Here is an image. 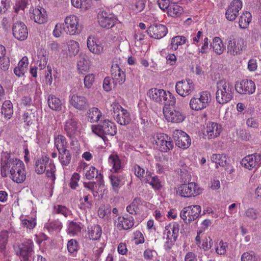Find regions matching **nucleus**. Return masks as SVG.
I'll return each mask as SVG.
<instances>
[{"instance_id": "nucleus-45", "label": "nucleus", "mask_w": 261, "mask_h": 261, "mask_svg": "<svg viewBox=\"0 0 261 261\" xmlns=\"http://www.w3.org/2000/svg\"><path fill=\"white\" fill-rule=\"evenodd\" d=\"M59 160L62 166L68 165L71 161V154L68 150H64L59 152Z\"/></svg>"}, {"instance_id": "nucleus-44", "label": "nucleus", "mask_w": 261, "mask_h": 261, "mask_svg": "<svg viewBox=\"0 0 261 261\" xmlns=\"http://www.w3.org/2000/svg\"><path fill=\"white\" fill-rule=\"evenodd\" d=\"M252 18L251 14L250 12L246 11L244 12L240 16L239 19V26L241 28L245 29L249 25Z\"/></svg>"}, {"instance_id": "nucleus-26", "label": "nucleus", "mask_w": 261, "mask_h": 261, "mask_svg": "<svg viewBox=\"0 0 261 261\" xmlns=\"http://www.w3.org/2000/svg\"><path fill=\"white\" fill-rule=\"evenodd\" d=\"M87 44L89 50L93 54L99 55L103 51V45L93 36H89L87 41Z\"/></svg>"}, {"instance_id": "nucleus-15", "label": "nucleus", "mask_w": 261, "mask_h": 261, "mask_svg": "<svg viewBox=\"0 0 261 261\" xmlns=\"http://www.w3.org/2000/svg\"><path fill=\"white\" fill-rule=\"evenodd\" d=\"M245 46V42L242 38L230 40L227 44V53L232 56L241 55Z\"/></svg>"}, {"instance_id": "nucleus-49", "label": "nucleus", "mask_w": 261, "mask_h": 261, "mask_svg": "<svg viewBox=\"0 0 261 261\" xmlns=\"http://www.w3.org/2000/svg\"><path fill=\"white\" fill-rule=\"evenodd\" d=\"M176 99L169 91H164V107L165 108L173 107Z\"/></svg>"}, {"instance_id": "nucleus-39", "label": "nucleus", "mask_w": 261, "mask_h": 261, "mask_svg": "<svg viewBox=\"0 0 261 261\" xmlns=\"http://www.w3.org/2000/svg\"><path fill=\"white\" fill-rule=\"evenodd\" d=\"M187 40L186 38L183 36H176L173 37L171 40V44L168 47V49L176 50L178 46L186 43Z\"/></svg>"}, {"instance_id": "nucleus-34", "label": "nucleus", "mask_w": 261, "mask_h": 261, "mask_svg": "<svg viewBox=\"0 0 261 261\" xmlns=\"http://www.w3.org/2000/svg\"><path fill=\"white\" fill-rule=\"evenodd\" d=\"M109 163L112 167L111 171L114 173L118 172L121 169V161L117 154H111L108 159Z\"/></svg>"}, {"instance_id": "nucleus-2", "label": "nucleus", "mask_w": 261, "mask_h": 261, "mask_svg": "<svg viewBox=\"0 0 261 261\" xmlns=\"http://www.w3.org/2000/svg\"><path fill=\"white\" fill-rule=\"evenodd\" d=\"M216 99L217 102L223 105L230 101L233 98V88L232 86L224 80L217 83Z\"/></svg>"}, {"instance_id": "nucleus-35", "label": "nucleus", "mask_w": 261, "mask_h": 261, "mask_svg": "<svg viewBox=\"0 0 261 261\" xmlns=\"http://www.w3.org/2000/svg\"><path fill=\"white\" fill-rule=\"evenodd\" d=\"M87 115L88 120L93 123L99 120L102 117V113L98 108L93 107L88 110Z\"/></svg>"}, {"instance_id": "nucleus-18", "label": "nucleus", "mask_w": 261, "mask_h": 261, "mask_svg": "<svg viewBox=\"0 0 261 261\" xmlns=\"http://www.w3.org/2000/svg\"><path fill=\"white\" fill-rule=\"evenodd\" d=\"M173 138L176 142V145L179 148L187 149L191 145L190 137L181 130H175L173 132Z\"/></svg>"}, {"instance_id": "nucleus-25", "label": "nucleus", "mask_w": 261, "mask_h": 261, "mask_svg": "<svg viewBox=\"0 0 261 261\" xmlns=\"http://www.w3.org/2000/svg\"><path fill=\"white\" fill-rule=\"evenodd\" d=\"M31 18L39 24L45 23L47 19V15L45 10L43 8H31L30 10Z\"/></svg>"}, {"instance_id": "nucleus-61", "label": "nucleus", "mask_w": 261, "mask_h": 261, "mask_svg": "<svg viewBox=\"0 0 261 261\" xmlns=\"http://www.w3.org/2000/svg\"><path fill=\"white\" fill-rule=\"evenodd\" d=\"M63 32H64V23H58L55 27L53 32V34L54 37L58 38L61 35Z\"/></svg>"}, {"instance_id": "nucleus-62", "label": "nucleus", "mask_w": 261, "mask_h": 261, "mask_svg": "<svg viewBox=\"0 0 261 261\" xmlns=\"http://www.w3.org/2000/svg\"><path fill=\"white\" fill-rule=\"evenodd\" d=\"M133 170L134 171L136 176L139 177L140 179L144 180V179L145 178L144 177L145 170L143 168H141L138 165H135L133 167Z\"/></svg>"}, {"instance_id": "nucleus-64", "label": "nucleus", "mask_w": 261, "mask_h": 261, "mask_svg": "<svg viewBox=\"0 0 261 261\" xmlns=\"http://www.w3.org/2000/svg\"><path fill=\"white\" fill-rule=\"evenodd\" d=\"M145 34L143 32H141L140 30H136L135 34H134V39L135 40L136 43H139V44H143V41L144 40Z\"/></svg>"}, {"instance_id": "nucleus-27", "label": "nucleus", "mask_w": 261, "mask_h": 261, "mask_svg": "<svg viewBox=\"0 0 261 261\" xmlns=\"http://www.w3.org/2000/svg\"><path fill=\"white\" fill-rule=\"evenodd\" d=\"M37 68L42 70L46 66L48 61V53L44 48H39L37 49V55L34 59Z\"/></svg>"}, {"instance_id": "nucleus-30", "label": "nucleus", "mask_w": 261, "mask_h": 261, "mask_svg": "<svg viewBox=\"0 0 261 261\" xmlns=\"http://www.w3.org/2000/svg\"><path fill=\"white\" fill-rule=\"evenodd\" d=\"M29 60L27 56H24L19 62L18 65L14 69V73L18 77L24 75L28 69Z\"/></svg>"}, {"instance_id": "nucleus-28", "label": "nucleus", "mask_w": 261, "mask_h": 261, "mask_svg": "<svg viewBox=\"0 0 261 261\" xmlns=\"http://www.w3.org/2000/svg\"><path fill=\"white\" fill-rule=\"evenodd\" d=\"M221 130V125L216 122H208L204 128L203 134L207 135L208 139H214L220 135Z\"/></svg>"}, {"instance_id": "nucleus-32", "label": "nucleus", "mask_w": 261, "mask_h": 261, "mask_svg": "<svg viewBox=\"0 0 261 261\" xmlns=\"http://www.w3.org/2000/svg\"><path fill=\"white\" fill-rule=\"evenodd\" d=\"M183 9L181 7L172 4L169 5L164 8V12H166L168 16L175 17L180 15L182 12Z\"/></svg>"}, {"instance_id": "nucleus-21", "label": "nucleus", "mask_w": 261, "mask_h": 261, "mask_svg": "<svg viewBox=\"0 0 261 261\" xmlns=\"http://www.w3.org/2000/svg\"><path fill=\"white\" fill-rule=\"evenodd\" d=\"M69 98L70 104L76 109L85 110L88 107V100L84 96L70 93Z\"/></svg>"}, {"instance_id": "nucleus-19", "label": "nucleus", "mask_w": 261, "mask_h": 261, "mask_svg": "<svg viewBox=\"0 0 261 261\" xmlns=\"http://www.w3.org/2000/svg\"><path fill=\"white\" fill-rule=\"evenodd\" d=\"M242 8V3L240 0H233L228 6L226 12V18L231 21H234L239 15V11Z\"/></svg>"}, {"instance_id": "nucleus-17", "label": "nucleus", "mask_w": 261, "mask_h": 261, "mask_svg": "<svg viewBox=\"0 0 261 261\" xmlns=\"http://www.w3.org/2000/svg\"><path fill=\"white\" fill-rule=\"evenodd\" d=\"M235 89L241 94H251L255 92V85L252 80H243L235 84Z\"/></svg>"}, {"instance_id": "nucleus-38", "label": "nucleus", "mask_w": 261, "mask_h": 261, "mask_svg": "<svg viewBox=\"0 0 261 261\" xmlns=\"http://www.w3.org/2000/svg\"><path fill=\"white\" fill-rule=\"evenodd\" d=\"M71 3L74 7L84 11L89 9L92 5L91 0H71Z\"/></svg>"}, {"instance_id": "nucleus-43", "label": "nucleus", "mask_w": 261, "mask_h": 261, "mask_svg": "<svg viewBox=\"0 0 261 261\" xmlns=\"http://www.w3.org/2000/svg\"><path fill=\"white\" fill-rule=\"evenodd\" d=\"M141 205V199L136 198L134 199L133 202L126 207V211L130 214L136 215L139 212Z\"/></svg>"}, {"instance_id": "nucleus-36", "label": "nucleus", "mask_w": 261, "mask_h": 261, "mask_svg": "<svg viewBox=\"0 0 261 261\" xmlns=\"http://www.w3.org/2000/svg\"><path fill=\"white\" fill-rule=\"evenodd\" d=\"M2 114L4 115L6 120H8L12 117L13 114V107L12 102L10 100H6L3 103L2 108Z\"/></svg>"}, {"instance_id": "nucleus-50", "label": "nucleus", "mask_w": 261, "mask_h": 261, "mask_svg": "<svg viewBox=\"0 0 261 261\" xmlns=\"http://www.w3.org/2000/svg\"><path fill=\"white\" fill-rule=\"evenodd\" d=\"M67 46L70 56H75L78 54L80 49V45L77 42L72 40H69L67 42Z\"/></svg>"}, {"instance_id": "nucleus-40", "label": "nucleus", "mask_w": 261, "mask_h": 261, "mask_svg": "<svg viewBox=\"0 0 261 261\" xmlns=\"http://www.w3.org/2000/svg\"><path fill=\"white\" fill-rule=\"evenodd\" d=\"M147 175L144 179V181L149 184L155 190L160 189L161 187V182L156 176H152L149 172H146Z\"/></svg>"}, {"instance_id": "nucleus-11", "label": "nucleus", "mask_w": 261, "mask_h": 261, "mask_svg": "<svg viewBox=\"0 0 261 261\" xmlns=\"http://www.w3.org/2000/svg\"><path fill=\"white\" fill-rule=\"evenodd\" d=\"M177 192L182 197H191L199 195L201 190L197 188V185L195 182H190L181 185L178 188Z\"/></svg>"}, {"instance_id": "nucleus-56", "label": "nucleus", "mask_w": 261, "mask_h": 261, "mask_svg": "<svg viewBox=\"0 0 261 261\" xmlns=\"http://www.w3.org/2000/svg\"><path fill=\"white\" fill-rule=\"evenodd\" d=\"M67 249L71 254L74 255V253H76L78 250L77 242L73 239L69 241L67 243Z\"/></svg>"}, {"instance_id": "nucleus-58", "label": "nucleus", "mask_w": 261, "mask_h": 261, "mask_svg": "<svg viewBox=\"0 0 261 261\" xmlns=\"http://www.w3.org/2000/svg\"><path fill=\"white\" fill-rule=\"evenodd\" d=\"M22 226L24 228L32 229L35 226L36 223L35 220L32 218H24L21 220Z\"/></svg>"}, {"instance_id": "nucleus-1", "label": "nucleus", "mask_w": 261, "mask_h": 261, "mask_svg": "<svg viewBox=\"0 0 261 261\" xmlns=\"http://www.w3.org/2000/svg\"><path fill=\"white\" fill-rule=\"evenodd\" d=\"M1 174L4 177L9 176L14 182L22 183L26 178L25 165L20 159L7 154L1 159Z\"/></svg>"}, {"instance_id": "nucleus-57", "label": "nucleus", "mask_w": 261, "mask_h": 261, "mask_svg": "<svg viewBox=\"0 0 261 261\" xmlns=\"http://www.w3.org/2000/svg\"><path fill=\"white\" fill-rule=\"evenodd\" d=\"M109 178L111 181V184L112 186L113 189L115 191H117L120 188V180L119 177L115 175L112 174L109 176Z\"/></svg>"}, {"instance_id": "nucleus-5", "label": "nucleus", "mask_w": 261, "mask_h": 261, "mask_svg": "<svg viewBox=\"0 0 261 261\" xmlns=\"http://www.w3.org/2000/svg\"><path fill=\"white\" fill-rule=\"evenodd\" d=\"M92 130L99 136L106 135L113 136L117 133V127L114 123L108 119H106L98 125H92Z\"/></svg>"}, {"instance_id": "nucleus-24", "label": "nucleus", "mask_w": 261, "mask_h": 261, "mask_svg": "<svg viewBox=\"0 0 261 261\" xmlns=\"http://www.w3.org/2000/svg\"><path fill=\"white\" fill-rule=\"evenodd\" d=\"M33 248L34 244L31 240H24L19 246V251H17V253L21 256L24 260H27L33 253Z\"/></svg>"}, {"instance_id": "nucleus-4", "label": "nucleus", "mask_w": 261, "mask_h": 261, "mask_svg": "<svg viewBox=\"0 0 261 261\" xmlns=\"http://www.w3.org/2000/svg\"><path fill=\"white\" fill-rule=\"evenodd\" d=\"M211 96L210 92L204 91L198 95L193 97L190 101V108L195 111H200L206 108L211 102Z\"/></svg>"}, {"instance_id": "nucleus-7", "label": "nucleus", "mask_w": 261, "mask_h": 261, "mask_svg": "<svg viewBox=\"0 0 261 261\" xmlns=\"http://www.w3.org/2000/svg\"><path fill=\"white\" fill-rule=\"evenodd\" d=\"M64 32L69 35H75L81 33L79 19L73 14L67 16L64 19Z\"/></svg>"}, {"instance_id": "nucleus-23", "label": "nucleus", "mask_w": 261, "mask_h": 261, "mask_svg": "<svg viewBox=\"0 0 261 261\" xmlns=\"http://www.w3.org/2000/svg\"><path fill=\"white\" fill-rule=\"evenodd\" d=\"M12 32L14 37L18 40L23 41L28 36L27 27L22 22L15 23L12 27Z\"/></svg>"}, {"instance_id": "nucleus-31", "label": "nucleus", "mask_w": 261, "mask_h": 261, "mask_svg": "<svg viewBox=\"0 0 261 261\" xmlns=\"http://www.w3.org/2000/svg\"><path fill=\"white\" fill-rule=\"evenodd\" d=\"M148 35L151 38L161 39L163 38V25L155 24L150 25L146 31Z\"/></svg>"}, {"instance_id": "nucleus-13", "label": "nucleus", "mask_w": 261, "mask_h": 261, "mask_svg": "<svg viewBox=\"0 0 261 261\" xmlns=\"http://www.w3.org/2000/svg\"><path fill=\"white\" fill-rule=\"evenodd\" d=\"M194 85L193 81L190 79H186L176 83L175 89L176 92L182 97L189 95L194 90Z\"/></svg>"}, {"instance_id": "nucleus-9", "label": "nucleus", "mask_w": 261, "mask_h": 261, "mask_svg": "<svg viewBox=\"0 0 261 261\" xmlns=\"http://www.w3.org/2000/svg\"><path fill=\"white\" fill-rule=\"evenodd\" d=\"M201 211L200 205H192L184 207L180 212V216L185 223L189 224L199 217Z\"/></svg>"}, {"instance_id": "nucleus-33", "label": "nucleus", "mask_w": 261, "mask_h": 261, "mask_svg": "<svg viewBox=\"0 0 261 261\" xmlns=\"http://www.w3.org/2000/svg\"><path fill=\"white\" fill-rule=\"evenodd\" d=\"M88 237L92 240L99 239L102 234V229L99 225H94L88 228Z\"/></svg>"}, {"instance_id": "nucleus-60", "label": "nucleus", "mask_w": 261, "mask_h": 261, "mask_svg": "<svg viewBox=\"0 0 261 261\" xmlns=\"http://www.w3.org/2000/svg\"><path fill=\"white\" fill-rule=\"evenodd\" d=\"M258 212L257 210L253 208H248L245 213V216L253 220H255L257 218Z\"/></svg>"}, {"instance_id": "nucleus-55", "label": "nucleus", "mask_w": 261, "mask_h": 261, "mask_svg": "<svg viewBox=\"0 0 261 261\" xmlns=\"http://www.w3.org/2000/svg\"><path fill=\"white\" fill-rule=\"evenodd\" d=\"M54 212L56 214H61L65 217H67L70 213L66 207L61 205H55L54 206Z\"/></svg>"}, {"instance_id": "nucleus-14", "label": "nucleus", "mask_w": 261, "mask_h": 261, "mask_svg": "<svg viewBox=\"0 0 261 261\" xmlns=\"http://www.w3.org/2000/svg\"><path fill=\"white\" fill-rule=\"evenodd\" d=\"M114 226L119 230H127L132 228L135 223L134 219L132 216L125 215L114 218Z\"/></svg>"}, {"instance_id": "nucleus-47", "label": "nucleus", "mask_w": 261, "mask_h": 261, "mask_svg": "<svg viewBox=\"0 0 261 261\" xmlns=\"http://www.w3.org/2000/svg\"><path fill=\"white\" fill-rule=\"evenodd\" d=\"M77 67L80 73L85 74L88 72L90 69L89 61L85 59H81L77 62Z\"/></svg>"}, {"instance_id": "nucleus-54", "label": "nucleus", "mask_w": 261, "mask_h": 261, "mask_svg": "<svg viewBox=\"0 0 261 261\" xmlns=\"http://www.w3.org/2000/svg\"><path fill=\"white\" fill-rule=\"evenodd\" d=\"M28 5V0H17L13 7L15 13H18L20 10L23 11Z\"/></svg>"}, {"instance_id": "nucleus-16", "label": "nucleus", "mask_w": 261, "mask_h": 261, "mask_svg": "<svg viewBox=\"0 0 261 261\" xmlns=\"http://www.w3.org/2000/svg\"><path fill=\"white\" fill-rule=\"evenodd\" d=\"M118 59L115 58L113 61L111 67L112 80L114 86L122 85L125 81V72L122 71L117 63Z\"/></svg>"}, {"instance_id": "nucleus-53", "label": "nucleus", "mask_w": 261, "mask_h": 261, "mask_svg": "<svg viewBox=\"0 0 261 261\" xmlns=\"http://www.w3.org/2000/svg\"><path fill=\"white\" fill-rule=\"evenodd\" d=\"M187 167V166H185L182 169L178 170V173L180 176L181 182H186L191 180V175L189 173Z\"/></svg>"}, {"instance_id": "nucleus-51", "label": "nucleus", "mask_w": 261, "mask_h": 261, "mask_svg": "<svg viewBox=\"0 0 261 261\" xmlns=\"http://www.w3.org/2000/svg\"><path fill=\"white\" fill-rule=\"evenodd\" d=\"M45 227L50 232L54 230L58 231L62 228V224L60 221L58 220H56L46 223L45 225Z\"/></svg>"}, {"instance_id": "nucleus-42", "label": "nucleus", "mask_w": 261, "mask_h": 261, "mask_svg": "<svg viewBox=\"0 0 261 261\" xmlns=\"http://www.w3.org/2000/svg\"><path fill=\"white\" fill-rule=\"evenodd\" d=\"M55 145L58 152L66 150L67 141L65 137L61 135H59L55 137Z\"/></svg>"}, {"instance_id": "nucleus-10", "label": "nucleus", "mask_w": 261, "mask_h": 261, "mask_svg": "<svg viewBox=\"0 0 261 261\" xmlns=\"http://www.w3.org/2000/svg\"><path fill=\"white\" fill-rule=\"evenodd\" d=\"M78 129L77 121L75 118H69L65 122L64 130L73 144H77V141L75 136L77 134Z\"/></svg>"}, {"instance_id": "nucleus-20", "label": "nucleus", "mask_w": 261, "mask_h": 261, "mask_svg": "<svg viewBox=\"0 0 261 261\" xmlns=\"http://www.w3.org/2000/svg\"><path fill=\"white\" fill-rule=\"evenodd\" d=\"M261 163V154L253 153L248 155L241 161V165L248 170L258 166Z\"/></svg>"}, {"instance_id": "nucleus-41", "label": "nucleus", "mask_w": 261, "mask_h": 261, "mask_svg": "<svg viewBox=\"0 0 261 261\" xmlns=\"http://www.w3.org/2000/svg\"><path fill=\"white\" fill-rule=\"evenodd\" d=\"M163 90L158 89L157 88H152L150 89L148 92V95L152 100L161 103L162 101V98L163 95H162V92Z\"/></svg>"}, {"instance_id": "nucleus-48", "label": "nucleus", "mask_w": 261, "mask_h": 261, "mask_svg": "<svg viewBox=\"0 0 261 261\" xmlns=\"http://www.w3.org/2000/svg\"><path fill=\"white\" fill-rule=\"evenodd\" d=\"M211 161L216 163L217 168L218 165L224 167L226 164V156L223 154H213L211 156Z\"/></svg>"}, {"instance_id": "nucleus-6", "label": "nucleus", "mask_w": 261, "mask_h": 261, "mask_svg": "<svg viewBox=\"0 0 261 261\" xmlns=\"http://www.w3.org/2000/svg\"><path fill=\"white\" fill-rule=\"evenodd\" d=\"M97 18L100 27L108 29L120 23L116 16L106 10L100 11Z\"/></svg>"}, {"instance_id": "nucleus-12", "label": "nucleus", "mask_w": 261, "mask_h": 261, "mask_svg": "<svg viewBox=\"0 0 261 261\" xmlns=\"http://www.w3.org/2000/svg\"><path fill=\"white\" fill-rule=\"evenodd\" d=\"M77 171L79 172H83L87 179L91 180L94 178L101 179L102 175L98 173V170L92 166H90L85 162H81L77 168Z\"/></svg>"}, {"instance_id": "nucleus-8", "label": "nucleus", "mask_w": 261, "mask_h": 261, "mask_svg": "<svg viewBox=\"0 0 261 261\" xmlns=\"http://www.w3.org/2000/svg\"><path fill=\"white\" fill-rule=\"evenodd\" d=\"M111 106L113 108V117L117 123L120 125H126L130 122L129 113L119 103L113 102Z\"/></svg>"}, {"instance_id": "nucleus-63", "label": "nucleus", "mask_w": 261, "mask_h": 261, "mask_svg": "<svg viewBox=\"0 0 261 261\" xmlns=\"http://www.w3.org/2000/svg\"><path fill=\"white\" fill-rule=\"evenodd\" d=\"M80 179V176L77 173H74L72 175L70 182V186L71 189H75L79 186L78 182Z\"/></svg>"}, {"instance_id": "nucleus-37", "label": "nucleus", "mask_w": 261, "mask_h": 261, "mask_svg": "<svg viewBox=\"0 0 261 261\" xmlns=\"http://www.w3.org/2000/svg\"><path fill=\"white\" fill-rule=\"evenodd\" d=\"M211 46L213 47L215 53L219 55H221L225 49V46L224 45L222 41L219 37H217L213 39Z\"/></svg>"}, {"instance_id": "nucleus-52", "label": "nucleus", "mask_w": 261, "mask_h": 261, "mask_svg": "<svg viewBox=\"0 0 261 261\" xmlns=\"http://www.w3.org/2000/svg\"><path fill=\"white\" fill-rule=\"evenodd\" d=\"M81 227L78 223L71 221L68 224V233L74 235L80 232Z\"/></svg>"}, {"instance_id": "nucleus-29", "label": "nucleus", "mask_w": 261, "mask_h": 261, "mask_svg": "<svg viewBox=\"0 0 261 261\" xmlns=\"http://www.w3.org/2000/svg\"><path fill=\"white\" fill-rule=\"evenodd\" d=\"M47 103L49 108L57 112H60L64 108L65 103L62 101L59 98L54 95H49L47 97Z\"/></svg>"}, {"instance_id": "nucleus-46", "label": "nucleus", "mask_w": 261, "mask_h": 261, "mask_svg": "<svg viewBox=\"0 0 261 261\" xmlns=\"http://www.w3.org/2000/svg\"><path fill=\"white\" fill-rule=\"evenodd\" d=\"M22 119L27 126H30L35 119V112H32V110H27L22 114Z\"/></svg>"}, {"instance_id": "nucleus-59", "label": "nucleus", "mask_w": 261, "mask_h": 261, "mask_svg": "<svg viewBox=\"0 0 261 261\" xmlns=\"http://www.w3.org/2000/svg\"><path fill=\"white\" fill-rule=\"evenodd\" d=\"M95 75L93 73H90L86 75L84 79L85 87L90 88L94 82Z\"/></svg>"}, {"instance_id": "nucleus-22", "label": "nucleus", "mask_w": 261, "mask_h": 261, "mask_svg": "<svg viewBox=\"0 0 261 261\" xmlns=\"http://www.w3.org/2000/svg\"><path fill=\"white\" fill-rule=\"evenodd\" d=\"M164 118L168 122L179 123L184 120L185 116L180 112L175 110L174 107H164Z\"/></svg>"}, {"instance_id": "nucleus-3", "label": "nucleus", "mask_w": 261, "mask_h": 261, "mask_svg": "<svg viewBox=\"0 0 261 261\" xmlns=\"http://www.w3.org/2000/svg\"><path fill=\"white\" fill-rule=\"evenodd\" d=\"M35 172L41 174L46 170V176L51 181H54L56 179L55 172L56 167L54 163L49 161V158L46 156H42L41 158L37 159L35 165Z\"/></svg>"}]
</instances>
